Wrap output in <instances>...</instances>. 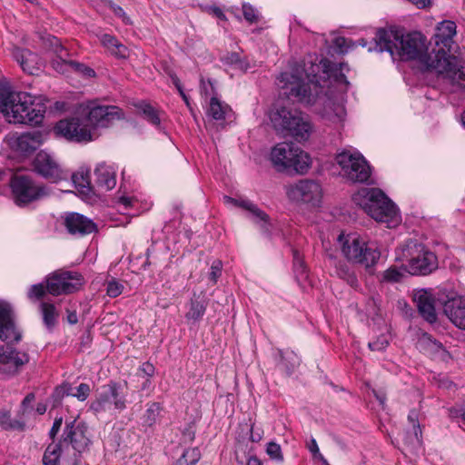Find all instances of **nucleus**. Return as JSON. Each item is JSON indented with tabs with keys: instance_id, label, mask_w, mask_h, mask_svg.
<instances>
[{
	"instance_id": "obj_56",
	"label": "nucleus",
	"mask_w": 465,
	"mask_h": 465,
	"mask_svg": "<svg viewBox=\"0 0 465 465\" xmlns=\"http://www.w3.org/2000/svg\"><path fill=\"white\" fill-rule=\"evenodd\" d=\"M108 7L113 11V13L122 18L123 22L126 25L131 24L130 17L125 14L124 10L118 5L114 4L112 1L108 2Z\"/></svg>"
},
{
	"instance_id": "obj_25",
	"label": "nucleus",
	"mask_w": 465,
	"mask_h": 465,
	"mask_svg": "<svg viewBox=\"0 0 465 465\" xmlns=\"http://www.w3.org/2000/svg\"><path fill=\"white\" fill-rule=\"evenodd\" d=\"M457 25L453 21L444 20L438 24L435 33V47L433 49H443L450 54L454 44L453 37L457 33Z\"/></svg>"
},
{
	"instance_id": "obj_2",
	"label": "nucleus",
	"mask_w": 465,
	"mask_h": 465,
	"mask_svg": "<svg viewBox=\"0 0 465 465\" xmlns=\"http://www.w3.org/2000/svg\"><path fill=\"white\" fill-rule=\"evenodd\" d=\"M368 51H386L392 57L397 55L402 61L416 60L424 70L431 71L430 64L434 60L432 56L439 54L443 49H431L429 52L427 39L419 32L404 35L399 30L380 28Z\"/></svg>"
},
{
	"instance_id": "obj_5",
	"label": "nucleus",
	"mask_w": 465,
	"mask_h": 465,
	"mask_svg": "<svg viewBox=\"0 0 465 465\" xmlns=\"http://www.w3.org/2000/svg\"><path fill=\"white\" fill-rule=\"evenodd\" d=\"M271 122L277 133L292 136L296 141L309 139L312 127L297 111L281 107L271 114Z\"/></svg>"
},
{
	"instance_id": "obj_58",
	"label": "nucleus",
	"mask_w": 465,
	"mask_h": 465,
	"mask_svg": "<svg viewBox=\"0 0 465 465\" xmlns=\"http://www.w3.org/2000/svg\"><path fill=\"white\" fill-rule=\"evenodd\" d=\"M308 449L312 452V454L313 455V457L315 459L320 460L324 465L328 464L327 460L324 459L322 454L320 452V450H319V447H318V444H317L315 439L311 440L310 443L308 444Z\"/></svg>"
},
{
	"instance_id": "obj_45",
	"label": "nucleus",
	"mask_w": 465,
	"mask_h": 465,
	"mask_svg": "<svg viewBox=\"0 0 465 465\" xmlns=\"http://www.w3.org/2000/svg\"><path fill=\"white\" fill-rule=\"evenodd\" d=\"M13 94H15V92H13L10 86L0 84V112L4 114L13 99Z\"/></svg>"
},
{
	"instance_id": "obj_49",
	"label": "nucleus",
	"mask_w": 465,
	"mask_h": 465,
	"mask_svg": "<svg viewBox=\"0 0 465 465\" xmlns=\"http://www.w3.org/2000/svg\"><path fill=\"white\" fill-rule=\"evenodd\" d=\"M46 292H48L47 289H46V284L45 285H44V283L33 284L28 290L27 297L31 301L41 300L45 297Z\"/></svg>"
},
{
	"instance_id": "obj_20",
	"label": "nucleus",
	"mask_w": 465,
	"mask_h": 465,
	"mask_svg": "<svg viewBox=\"0 0 465 465\" xmlns=\"http://www.w3.org/2000/svg\"><path fill=\"white\" fill-rule=\"evenodd\" d=\"M86 433L87 426L83 422H77L74 420L66 423L62 441L63 443L70 444L75 451L81 453L90 444V440Z\"/></svg>"
},
{
	"instance_id": "obj_32",
	"label": "nucleus",
	"mask_w": 465,
	"mask_h": 465,
	"mask_svg": "<svg viewBox=\"0 0 465 465\" xmlns=\"http://www.w3.org/2000/svg\"><path fill=\"white\" fill-rule=\"evenodd\" d=\"M207 301L203 296L196 295L195 293L191 298L189 302V310L185 314L188 321L198 322L200 321L206 311Z\"/></svg>"
},
{
	"instance_id": "obj_6",
	"label": "nucleus",
	"mask_w": 465,
	"mask_h": 465,
	"mask_svg": "<svg viewBox=\"0 0 465 465\" xmlns=\"http://www.w3.org/2000/svg\"><path fill=\"white\" fill-rule=\"evenodd\" d=\"M270 160L278 172L293 169L298 173H305L311 164L308 153L292 143H277L271 151Z\"/></svg>"
},
{
	"instance_id": "obj_34",
	"label": "nucleus",
	"mask_w": 465,
	"mask_h": 465,
	"mask_svg": "<svg viewBox=\"0 0 465 465\" xmlns=\"http://www.w3.org/2000/svg\"><path fill=\"white\" fill-rule=\"evenodd\" d=\"M102 45L114 55L124 58L127 55V48L118 39L109 34H103L99 37Z\"/></svg>"
},
{
	"instance_id": "obj_19",
	"label": "nucleus",
	"mask_w": 465,
	"mask_h": 465,
	"mask_svg": "<svg viewBox=\"0 0 465 465\" xmlns=\"http://www.w3.org/2000/svg\"><path fill=\"white\" fill-rule=\"evenodd\" d=\"M122 111L119 107L114 105H96L90 108L85 118V126L94 128H105L111 125L115 120L120 119Z\"/></svg>"
},
{
	"instance_id": "obj_48",
	"label": "nucleus",
	"mask_w": 465,
	"mask_h": 465,
	"mask_svg": "<svg viewBox=\"0 0 465 465\" xmlns=\"http://www.w3.org/2000/svg\"><path fill=\"white\" fill-rule=\"evenodd\" d=\"M67 64L69 66V71L76 72L86 77H94L95 75L94 70L84 64L70 60Z\"/></svg>"
},
{
	"instance_id": "obj_17",
	"label": "nucleus",
	"mask_w": 465,
	"mask_h": 465,
	"mask_svg": "<svg viewBox=\"0 0 465 465\" xmlns=\"http://www.w3.org/2000/svg\"><path fill=\"white\" fill-rule=\"evenodd\" d=\"M385 193L379 188H361L352 196L355 204L361 206L373 219L384 216L378 212L379 205L384 203Z\"/></svg>"
},
{
	"instance_id": "obj_22",
	"label": "nucleus",
	"mask_w": 465,
	"mask_h": 465,
	"mask_svg": "<svg viewBox=\"0 0 465 465\" xmlns=\"http://www.w3.org/2000/svg\"><path fill=\"white\" fill-rule=\"evenodd\" d=\"M63 224L68 233L76 237L90 234L97 229L93 220L78 213H67L64 218Z\"/></svg>"
},
{
	"instance_id": "obj_59",
	"label": "nucleus",
	"mask_w": 465,
	"mask_h": 465,
	"mask_svg": "<svg viewBox=\"0 0 465 465\" xmlns=\"http://www.w3.org/2000/svg\"><path fill=\"white\" fill-rule=\"evenodd\" d=\"M62 423H63L62 417H58V418L54 419L53 426L49 431V436L52 440H54V438L56 437L57 433L59 432V430L61 429Z\"/></svg>"
},
{
	"instance_id": "obj_40",
	"label": "nucleus",
	"mask_w": 465,
	"mask_h": 465,
	"mask_svg": "<svg viewBox=\"0 0 465 465\" xmlns=\"http://www.w3.org/2000/svg\"><path fill=\"white\" fill-rule=\"evenodd\" d=\"M293 270L296 280L300 284L305 283L309 280L308 269L298 251H293Z\"/></svg>"
},
{
	"instance_id": "obj_15",
	"label": "nucleus",
	"mask_w": 465,
	"mask_h": 465,
	"mask_svg": "<svg viewBox=\"0 0 465 465\" xmlns=\"http://www.w3.org/2000/svg\"><path fill=\"white\" fill-rule=\"evenodd\" d=\"M54 133L71 142L88 143L94 140L89 128L77 117L60 120L54 128Z\"/></svg>"
},
{
	"instance_id": "obj_8",
	"label": "nucleus",
	"mask_w": 465,
	"mask_h": 465,
	"mask_svg": "<svg viewBox=\"0 0 465 465\" xmlns=\"http://www.w3.org/2000/svg\"><path fill=\"white\" fill-rule=\"evenodd\" d=\"M336 162L342 175L352 183H368L371 168L366 159L358 152L343 151L336 155Z\"/></svg>"
},
{
	"instance_id": "obj_7",
	"label": "nucleus",
	"mask_w": 465,
	"mask_h": 465,
	"mask_svg": "<svg viewBox=\"0 0 465 465\" xmlns=\"http://www.w3.org/2000/svg\"><path fill=\"white\" fill-rule=\"evenodd\" d=\"M401 259L405 260L406 271L412 275H427L438 267L436 255L417 241H408L401 249Z\"/></svg>"
},
{
	"instance_id": "obj_39",
	"label": "nucleus",
	"mask_w": 465,
	"mask_h": 465,
	"mask_svg": "<svg viewBox=\"0 0 465 465\" xmlns=\"http://www.w3.org/2000/svg\"><path fill=\"white\" fill-rule=\"evenodd\" d=\"M62 454V443H50L43 455L44 465H58Z\"/></svg>"
},
{
	"instance_id": "obj_30",
	"label": "nucleus",
	"mask_w": 465,
	"mask_h": 465,
	"mask_svg": "<svg viewBox=\"0 0 465 465\" xmlns=\"http://www.w3.org/2000/svg\"><path fill=\"white\" fill-rule=\"evenodd\" d=\"M95 183L103 190L109 191L116 185L115 171L104 163H99L95 170Z\"/></svg>"
},
{
	"instance_id": "obj_57",
	"label": "nucleus",
	"mask_w": 465,
	"mask_h": 465,
	"mask_svg": "<svg viewBox=\"0 0 465 465\" xmlns=\"http://www.w3.org/2000/svg\"><path fill=\"white\" fill-rule=\"evenodd\" d=\"M222 269H223L222 262L220 260H215L211 266V272L209 273V279L213 283H216L219 277L221 276Z\"/></svg>"
},
{
	"instance_id": "obj_36",
	"label": "nucleus",
	"mask_w": 465,
	"mask_h": 465,
	"mask_svg": "<svg viewBox=\"0 0 465 465\" xmlns=\"http://www.w3.org/2000/svg\"><path fill=\"white\" fill-rule=\"evenodd\" d=\"M45 326L51 330L57 323L58 311L54 303L42 302L39 305Z\"/></svg>"
},
{
	"instance_id": "obj_44",
	"label": "nucleus",
	"mask_w": 465,
	"mask_h": 465,
	"mask_svg": "<svg viewBox=\"0 0 465 465\" xmlns=\"http://www.w3.org/2000/svg\"><path fill=\"white\" fill-rule=\"evenodd\" d=\"M72 180L82 193L90 191V175L88 171L82 170L73 173Z\"/></svg>"
},
{
	"instance_id": "obj_27",
	"label": "nucleus",
	"mask_w": 465,
	"mask_h": 465,
	"mask_svg": "<svg viewBox=\"0 0 465 465\" xmlns=\"http://www.w3.org/2000/svg\"><path fill=\"white\" fill-rule=\"evenodd\" d=\"M272 357L276 367L288 376L292 375L301 363L299 356L292 350L275 349Z\"/></svg>"
},
{
	"instance_id": "obj_18",
	"label": "nucleus",
	"mask_w": 465,
	"mask_h": 465,
	"mask_svg": "<svg viewBox=\"0 0 465 465\" xmlns=\"http://www.w3.org/2000/svg\"><path fill=\"white\" fill-rule=\"evenodd\" d=\"M33 167L36 173L54 183L67 178V173L52 155L45 151L36 154L33 161Z\"/></svg>"
},
{
	"instance_id": "obj_60",
	"label": "nucleus",
	"mask_w": 465,
	"mask_h": 465,
	"mask_svg": "<svg viewBox=\"0 0 465 465\" xmlns=\"http://www.w3.org/2000/svg\"><path fill=\"white\" fill-rule=\"evenodd\" d=\"M0 424L4 429H13L15 427L11 421L10 414L8 412L0 413Z\"/></svg>"
},
{
	"instance_id": "obj_38",
	"label": "nucleus",
	"mask_w": 465,
	"mask_h": 465,
	"mask_svg": "<svg viewBox=\"0 0 465 465\" xmlns=\"http://www.w3.org/2000/svg\"><path fill=\"white\" fill-rule=\"evenodd\" d=\"M39 38L43 46L49 51L54 52L58 58H63V53L66 54V50L63 47L60 40L49 34L40 35Z\"/></svg>"
},
{
	"instance_id": "obj_31",
	"label": "nucleus",
	"mask_w": 465,
	"mask_h": 465,
	"mask_svg": "<svg viewBox=\"0 0 465 465\" xmlns=\"http://www.w3.org/2000/svg\"><path fill=\"white\" fill-rule=\"evenodd\" d=\"M378 212L382 216L381 219H374L377 222L387 223L388 227H394L400 221L398 209L387 195H385L384 204L379 205Z\"/></svg>"
},
{
	"instance_id": "obj_42",
	"label": "nucleus",
	"mask_w": 465,
	"mask_h": 465,
	"mask_svg": "<svg viewBox=\"0 0 465 465\" xmlns=\"http://www.w3.org/2000/svg\"><path fill=\"white\" fill-rule=\"evenodd\" d=\"M201 459V452L198 448L187 449L173 465H196Z\"/></svg>"
},
{
	"instance_id": "obj_51",
	"label": "nucleus",
	"mask_w": 465,
	"mask_h": 465,
	"mask_svg": "<svg viewBox=\"0 0 465 465\" xmlns=\"http://www.w3.org/2000/svg\"><path fill=\"white\" fill-rule=\"evenodd\" d=\"M390 344L389 336L381 334L376 338V340L370 341L368 346L371 351H383Z\"/></svg>"
},
{
	"instance_id": "obj_3",
	"label": "nucleus",
	"mask_w": 465,
	"mask_h": 465,
	"mask_svg": "<svg viewBox=\"0 0 465 465\" xmlns=\"http://www.w3.org/2000/svg\"><path fill=\"white\" fill-rule=\"evenodd\" d=\"M45 106L35 103V98L28 93L18 92L13 94V99L5 113L9 123L37 125L43 122Z\"/></svg>"
},
{
	"instance_id": "obj_1",
	"label": "nucleus",
	"mask_w": 465,
	"mask_h": 465,
	"mask_svg": "<svg viewBox=\"0 0 465 465\" xmlns=\"http://www.w3.org/2000/svg\"><path fill=\"white\" fill-rule=\"evenodd\" d=\"M350 71L345 63L334 64L327 58L315 57L304 62L303 68L294 72H283L277 80L288 99L305 104H321L323 118L341 123L345 116L341 96L350 86L346 73Z\"/></svg>"
},
{
	"instance_id": "obj_12",
	"label": "nucleus",
	"mask_w": 465,
	"mask_h": 465,
	"mask_svg": "<svg viewBox=\"0 0 465 465\" xmlns=\"http://www.w3.org/2000/svg\"><path fill=\"white\" fill-rule=\"evenodd\" d=\"M46 289L48 293L58 296L71 294L81 289L84 278L81 273L69 271H57L46 277Z\"/></svg>"
},
{
	"instance_id": "obj_9",
	"label": "nucleus",
	"mask_w": 465,
	"mask_h": 465,
	"mask_svg": "<svg viewBox=\"0 0 465 465\" xmlns=\"http://www.w3.org/2000/svg\"><path fill=\"white\" fill-rule=\"evenodd\" d=\"M10 186L15 203L18 206H25L48 194V190L45 185L35 183L30 176L25 174L14 175Z\"/></svg>"
},
{
	"instance_id": "obj_33",
	"label": "nucleus",
	"mask_w": 465,
	"mask_h": 465,
	"mask_svg": "<svg viewBox=\"0 0 465 465\" xmlns=\"http://www.w3.org/2000/svg\"><path fill=\"white\" fill-rule=\"evenodd\" d=\"M232 113L231 107L220 101L217 97L213 96L210 99L209 105L206 111L208 117L215 121H223Z\"/></svg>"
},
{
	"instance_id": "obj_41",
	"label": "nucleus",
	"mask_w": 465,
	"mask_h": 465,
	"mask_svg": "<svg viewBox=\"0 0 465 465\" xmlns=\"http://www.w3.org/2000/svg\"><path fill=\"white\" fill-rule=\"evenodd\" d=\"M223 64L230 65L242 72L249 69V63L245 58H242L236 52L228 53L222 58Z\"/></svg>"
},
{
	"instance_id": "obj_16",
	"label": "nucleus",
	"mask_w": 465,
	"mask_h": 465,
	"mask_svg": "<svg viewBox=\"0 0 465 465\" xmlns=\"http://www.w3.org/2000/svg\"><path fill=\"white\" fill-rule=\"evenodd\" d=\"M0 340L13 344L22 340V331L15 323L13 307L5 301H0Z\"/></svg>"
},
{
	"instance_id": "obj_4",
	"label": "nucleus",
	"mask_w": 465,
	"mask_h": 465,
	"mask_svg": "<svg viewBox=\"0 0 465 465\" xmlns=\"http://www.w3.org/2000/svg\"><path fill=\"white\" fill-rule=\"evenodd\" d=\"M338 242L342 255L348 262L361 264L366 269L374 266L380 257L379 249L372 244H369L357 233H341L338 236Z\"/></svg>"
},
{
	"instance_id": "obj_62",
	"label": "nucleus",
	"mask_w": 465,
	"mask_h": 465,
	"mask_svg": "<svg viewBox=\"0 0 465 465\" xmlns=\"http://www.w3.org/2000/svg\"><path fill=\"white\" fill-rule=\"evenodd\" d=\"M207 11L222 21L227 20L226 15L223 12V10L218 6H210L208 7Z\"/></svg>"
},
{
	"instance_id": "obj_26",
	"label": "nucleus",
	"mask_w": 465,
	"mask_h": 465,
	"mask_svg": "<svg viewBox=\"0 0 465 465\" xmlns=\"http://www.w3.org/2000/svg\"><path fill=\"white\" fill-rule=\"evenodd\" d=\"M13 56L23 71L29 74H36L44 64L42 59L35 53L28 49L15 48Z\"/></svg>"
},
{
	"instance_id": "obj_64",
	"label": "nucleus",
	"mask_w": 465,
	"mask_h": 465,
	"mask_svg": "<svg viewBox=\"0 0 465 465\" xmlns=\"http://www.w3.org/2000/svg\"><path fill=\"white\" fill-rule=\"evenodd\" d=\"M144 375L152 377L154 373V366L150 362H143L139 369Z\"/></svg>"
},
{
	"instance_id": "obj_28",
	"label": "nucleus",
	"mask_w": 465,
	"mask_h": 465,
	"mask_svg": "<svg viewBox=\"0 0 465 465\" xmlns=\"http://www.w3.org/2000/svg\"><path fill=\"white\" fill-rule=\"evenodd\" d=\"M332 274L346 282L351 287H358V279L354 270L344 261L337 260L331 254L328 256Z\"/></svg>"
},
{
	"instance_id": "obj_63",
	"label": "nucleus",
	"mask_w": 465,
	"mask_h": 465,
	"mask_svg": "<svg viewBox=\"0 0 465 465\" xmlns=\"http://www.w3.org/2000/svg\"><path fill=\"white\" fill-rule=\"evenodd\" d=\"M134 198L128 197V196H121L118 199V204L120 206H123L124 210H127L128 208L132 207L134 204Z\"/></svg>"
},
{
	"instance_id": "obj_46",
	"label": "nucleus",
	"mask_w": 465,
	"mask_h": 465,
	"mask_svg": "<svg viewBox=\"0 0 465 465\" xmlns=\"http://www.w3.org/2000/svg\"><path fill=\"white\" fill-rule=\"evenodd\" d=\"M124 285L115 278L112 277L106 282V294L111 298H116L123 293Z\"/></svg>"
},
{
	"instance_id": "obj_35",
	"label": "nucleus",
	"mask_w": 465,
	"mask_h": 465,
	"mask_svg": "<svg viewBox=\"0 0 465 465\" xmlns=\"http://www.w3.org/2000/svg\"><path fill=\"white\" fill-rule=\"evenodd\" d=\"M223 199L225 203H232L233 205L242 207L249 211L252 214L253 218H255L257 221L266 222L268 219V215L251 201H238L229 196H224Z\"/></svg>"
},
{
	"instance_id": "obj_47",
	"label": "nucleus",
	"mask_w": 465,
	"mask_h": 465,
	"mask_svg": "<svg viewBox=\"0 0 465 465\" xmlns=\"http://www.w3.org/2000/svg\"><path fill=\"white\" fill-rule=\"evenodd\" d=\"M242 11L244 19L249 24H255L260 21L261 15L258 10L249 3H243L242 5Z\"/></svg>"
},
{
	"instance_id": "obj_13",
	"label": "nucleus",
	"mask_w": 465,
	"mask_h": 465,
	"mask_svg": "<svg viewBox=\"0 0 465 465\" xmlns=\"http://www.w3.org/2000/svg\"><path fill=\"white\" fill-rule=\"evenodd\" d=\"M434 59L430 65L431 72L444 74L449 78L452 84L460 88H465V65H457V58L446 51L432 56Z\"/></svg>"
},
{
	"instance_id": "obj_43",
	"label": "nucleus",
	"mask_w": 465,
	"mask_h": 465,
	"mask_svg": "<svg viewBox=\"0 0 465 465\" xmlns=\"http://www.w3.org/2000/svg\"><path fill=\"white\" fill-rule=\"evenodd\" d=\"M139 110L142 112L143 117L152 124L159 126L161 119L158 111L153 108L151 104L146 103H141L138 105Z\"/></svg>"
},
{
	"instance_id": "obj_50",
	"label": "nucleus",
	"mask_w": 465,
	"mask_h": 465,
	"mask_svg": "<svg viewBox=\"0 0 465 465\" xmlns=\"http://www.w3.org/2000/svg\"><path fill=\"white\" fill-rule=\"evenodd\" d=\"M266 453L272 460H273L277 462L283 461V455L282 452V448L278 443H276L274 441H271L267 444Z\"/></svg>"
},
{
	"instance_id": "obj_61",
	"label": "nucleus",
	"mask_w": 465,
	"mask_h": 465,
	"mask_svg": "<svg viewBox=\"0 0 465 465\" xmlns=\"http://www.w3.org/2000/svg\"><path fill=\"white\" fill-rule=\"evenodd\" d=\"M334 45L340 53L347 52V40L344 37H336L334 39Z\"/></svg>"
},
{
	"instance_id": "obj_10",
	"label": "nucleus",
	"mask_w": 465,
	"mask_h": 465,
	"mask_svg": "<svg viewBox=\"0 0 465 465\" xmlns=\"http://www.w3.org/2000/svg\"><path fill=\"white\" fill-rule=\"evenodd\" d=\"M123 385L110 381L101 387L97 391L96 398L92 401L90 409L95 412H105L111 410L123 411L126 408V399L123 391Z\"/></svg>"
},
{
	"instance_id": "obj_11",
	"label": "nucleus",
	"mask_w": 465,
	"mask_h": 465,
	"mask_svg": "<svg viewBox=\"0 0 465 465\" xmlns=\"http://www.w3.org/2000/svg\"><path fill=\"white\" fill-rule=\"evenodd\" d=\"M287 198L295 203L319 206L322 198L321 184L310 179H302L284 187Z\"/></svg>"
},
{
	"instance_id": "obj_53",
	"label": "nucleus",
	"mask_w": 465,
	"mask_h": 465,
	"mask_svg": "<svg viewBox=\"0 0 465 465\" xmlns=\"http://www.w3.org/2000/svg\"><path fill=\"white\" fill-rule=\"evenodd\" d=\"M403 277V272L397 267H390L383 272V280L390 282H399Z\"/></svg>"
},
{
	"instance_id": "obj_29",
	"label": "nucleus",
	"mask_w": 465,
	"mask_h": 465,
	"mask_svg": "<svg viewBox=\"0 0 465 465\" xmlns=\"http://www.w3.org/2000/svg\"><path fill=\"white\" fill-rule=\"evenodd\" d=\"M408 420L412 427V432L408 433L406 443L411 451H419L422 445V432L419 422V412L416 410H411L408 414Z\"/></svg>"
},
{
	"instance_id": "obj_55",
	"label": "nucleus",
	"mask_w": 465,
	"mask_h": 465,
	"mask_svg": "<svg viewBox=\"0 0 465 465\" xmlns=\"http://www.w3.org/2000/svg\"><path fill=\"white\" fill-rule=\"evenodd\" d=\"M68 55V53L66 52V54L63 53V58H58L54 60L52 64H53V68L59 72V73H62V74H64L66 72L69 71V66H68V61L65 59V57Z\"/></svg>"
},
{
	"instance_id": "obj_21",
	"label": "nucleus",
	"mask_w": 465,
	"mask_h": 465,
	"mask_svg": "<svg viewBox=\"0 0 465 465\" xmlns=\"http://www.w3.org/2000/svg\"><path fill=\"white\" fill-rule=\"evenodd\" d=\"M13 150L21 154H30L37 150L43 143V135L40 132L14 134L8 139Z\"/></svg>"
},
{
	"instance_id": "obj_54",
	"label": "nucleus",
	"mask_w": 465,
	"mask_h": 465,
	"mask_svg": "<svg viewBox=\"0 0 465 465\" xmlns=\"http://www.w3.org/2000/svg\"><path fill=\"white\" fill-rule=\"evenodd\" d=\"M451 419H459V426L465 430V404L461 407H453L450 410Z\"/></svg>"
},
{
	"instance_id": "obj_52",
	"label": "nucleus",
	"mask_w": 465,
	"mask_h": 465,
	"mask_svg": "<svg viewBox=\"0 0 465 465\" xmlns=\"http://www.w3.org/2000/svg\"><path fill=\"white\" fill-rule=\"evenodd\" d=\"M73 389L71 387H68L66 391L67 395L74 396L77 398L79 401H85L89 394H90V387L86 383H81L77 388L76 391L73 392Z\"/></svg>"
},
{
	"instance_id": "obj_23",
	"label": "nucleus",
	"mask_w": 465,
	"mask_h": 465,
	"mask_svg": "<svg viewBox=\"0 0 465 465\" xmlns=\"http://www.w3.org/2000/svg\"><path fill=\"white\" fill-rule=\"evenodd\" d=\"M413 302H415L420 316L430 323L437 321V312L435 309V298L431 292L428 290H418L413 293Z\"/></svg>"
},
{
	"instance_id": "obj_14",
	"label": "nucleus",
	"mask_w": 465,
	"mask_h": 465,
	"mask_svg": "<svg viewBox=\"0 0 465 465\" xmlns=\"http://www.w3.org/2000/svg\"><path fill=\"white\" fill-rule=\"evenodd\" d=\"M30 361L28 352L7 345H0V374L14 377L23 371Z\"/></svg>"
},
{
	"instance_id": "obj_24",
	"label": "nucleus",
	"mask_w": 465,
	"mask_h": 465,
	"mask_svg": "<svg viewBox=\"0 0 465 465\" xmlns=\"http://www.w3.org/2000/svg\"><path fill=\"white\" fill-rule=\"evenodd\" d=\"M443 312L458 328L465 331V297L454 295L443 302Z\"/></svg>"
},
{
	"instance_id": "obj_37",
	"label": "nucleus",
	"mask_w": 465,
	"mask_h": 465,
	"mask_svg": "<svg viewBox=\"0 0 465 465\" xmlns=\"http://www.w3.org/2000/svg\"><path fill=\"white\" fill-rule=\"evenodd\" d=\"M163 407L159 402H150L141 417V422L143 427H152L159 420Z\"/></svg>"
}]
</instances>
